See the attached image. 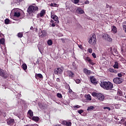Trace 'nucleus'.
<instances>
[{
  "label": "nucleus",
  "instance_id": "nucleus-1",
  "mask_svg": "<svg viewBox=\"0 0 126 126\" xmlns=\"http://www.w3.org/2000/svg\"><path fill=\"white\" fill-rule=\"evenodd\" d=\"M100 85L105 90H112L113 87V83L110 82H101Z\"/></svg>",
  "mask_w": 126,
  "mask_h": 126
},
{
  "label": "nucleus",
  "instance_id": "nucleus-2",
  "mask_svg": "<svg viewBox=\"0 0 126 126\" xmlns=\"http://www.w3.org/2000/svg\"><path fill=\"white\" fill-rule=\"evenodd\" d=\"M92 94L93 96H96V97L100 101H103L105 98L104 94H102L101 93H96V92H93Z\"/></svg>",
  "mask_w": 126,
  "mask_h": 126
},
{
  "label": "nucleus",
  "instance_id": "nucleus-3",
  "mask_svg": "<svg viewBox=\"0 0 126 126\" xmlns=\"http://www.w3.org/2000/svg\"><path fill=\"white\" fill-rule=\"evenodd\" d=\"M96 35L94 34H93L92 36H90V38L89 41V43L90 44L93 45H95L96 44Z\"/></svg>",
  "mask_w": 126,
  "mask_h": 126
},
{
  "label": "nucleus",
  "instance_id": "nucleus-4",
  "mask_svg": "<svg viewBox=\"0 0 126 126\" xmlns=\"http://www.w3.org/2000/svg\"><path fill=\"white\" fill-rule=\"evenodd\" d=\"M38 10V6H34V5H30L29 7V12L30 13H34L35 11Z\"/></svg>",
  "mask_w": 126,
  "mask_h": 126
},
{
  "label": "nucleus",
  "instance_id": "nucleus-5",
  "mask_svg": "<svg viewBox=\"0 0 126 126\" xmlns=\"http://www.w3.org/2000/svg\"><path fill=\"white\" fill-rule=\"evenodd\" d=\"M63 67H58V68L54 69V72L55 74L59 75L62 74L63 72Z\"/></svg>",
  "mask_w": 126,
  "mask_h": 126
},
{
  "label": "nucleus",
  "instance_id": "nucleus-6",
  "mask_svg": "<svg viewBox=\"0 0 126 126\" xmlns=\"http://www.w3.org/2000/svg\"><path fill=\"white\" fill-rule=\"evenodd\" d=\"M84 59L86 62H88L90 64H92V65L95 64L93 62V60H92V59H91L90 57H85Z\"/></svg>",
  "mask_w": 126,
  "mask_h": 126
},
{
  "label": "nucleus",
  "instance_id": "nucleus-7",
  "mask_svg": "<svg viewBox=\"0 0 126 126\" xmlns=\"http://www.w3.org/2000/svg\"><path fill=\"white\" fill-rule=\"evenodd\" d=\"M113 82L116 84H120L123 82V79L120 77H116L113 79Z\"/></svg>",
  "mask_w": 126,
  "mask_h": 126
},
{
  "label": "nucleus",
  "instance_id": "nucleus-8",
  "mask_svg": "<svg viewBox=\"0 0 126 126\" xmlns=\"http://www.w3.org/2000/svg\"><path fill=\"white\" fill-rule=\"evenodd\" d=\"M51 18H52L54 21H56V23L59 24L60 23V21H59V17L57 15H52V12L51 13Z\"/></svg>",
  "mask_w": 126,
  "mask_h": 126
},
{
  "label": "nucleus",
  "instance_id": "nucleus-9",
  "mask_svg": "<svg viewBox=\"0 0 126 126\" xmlns=\"http://www.w3.org/2000/svg\"><path fill=\"white\" fill-rule=\"evenodd\" d=\"M103 38L105 39V40H107V41H109V42L113 41L112 38H111L110 36L107 33H106V34H104L103 35Z\"/></svg>",
  "mask_w": 126,
  "mask_h": 126
},
{
  "label": "nucleus",
  "instance_id": "nucleus-10",
  "mask_svg": "<svg viewBox=\"0 0 126 126\" xmlns=\"http://www.w3.org/2000/svg\"><path fill=\"white\" fill-rule=\"evenodd\" d=\"M83 72L86 74L87 76H90L92 74V71L91 70H89L87 68L83 69Z\"/></svg>",
  "mask_w": 126,
  "mask_h": 126
},
{
  "label": "nucleus",
  "instance_id": "nucleus-11",
  "mask_svg": "<svg viewBox=\"0 0 126 126\" xmlns=\"http://www.w3.org/2000/svg\"><path fill=\"white\" fill-rule=\"evenodd\" d=\"M0 76L2 77H4V78H7V74L5 73L4 71L2 70V69L0 68Z\"/></svg>",
  "mask_w": 126,
  "mask_h": 126
},
{
  "label": "nucleus",
  "instance_id": "nucleus-12",
  "mask_svg": "<svg viewBox=\"0 0 126 126\" xmlns=\"http://www.w3.org/2000/svg\"><path fill=\"white\" fill-rule=\"evenodd\" d=\"M67 73L68 76H69V78H73L75 77V74L71 70H68L67 71Z\"/></svg>",
  "mask_w": 126,
  "mask_h": 126
},
{
  "label": "nucleus",
  "instance_id": "nucleus-13",
  "mask_svg": "<svg viewBox=\"0 0 126 126\" xmlns=\"http://www.w3.org/2000/svg\"><path fill=\"white\" fill-rule=\"evenodd\" d=\"M15 120L14 119H9L7 120V124L9 126H13L14 124Z\"/></svg>",
  "mask_w": 126,
  "mask_h": 126
},
{
  "label": "nucleus",
  "instance_id": "nucleus-14",
  "mask_svg": "<svg viewBox=\"0 0 126 126\" xmlns=\"http://www.w3.org/2000/svg\"><path fill=\"white\" fill-rule=\"evenodd\" d=\"M90 79L91 80V82L94 84H97V82L96 78L94 76H92V77H90Z\"/></svg>",
  "mask_w": 126,
  "mask_h": 126
},
{
  "label": "nucleus",
  "instance_id": "nucleus-15",
  "mask_svg": "<svg viewBox=\"0 0 126 126\" xmlns=\"http://www.w3.org/2000/svg\"><path fill=\"white\" fill-rule=\"evenodd\" d=\"M63 125L66 126H72V123L70 121H66V120H64V121H63Z\"/></svg>",
  "mask_w": 126,
  "mask_h": 126
},
{
  "label": "nucleus",
  "instance_id": "nucleus-16",
  "mask_svg": "<svg viewBox=\"0 0 126 126\" xmlns=\"http://www.w3.org/2000/svg\"><path fill=\"white\" fill-rule=\"evenodd\" d=\"M41 33H38L39 37H41V38H43V37L46 36L47 33H46V31H42Z\"/></svg>",
  "mask_w": 126,
  "mask_h": 126
},
{
  "label": "nucleus",
  "instance_id": "nucleus-17",
  "mask_svg": "<svg viewBox=\"0 0 126 126\" xmlns=\"http://www.w3.org/2000/svg\"><path fill=\"white\" fill-rule=\"evenodd\" d=\"M28 114L30 116H29V118H30V119L32 118V117L33 116V112L32 110H29L28 111Z\"/></svg>",
  "mask_w": 126,
  "mask_h": 126
},
{
  "label": "nucleus",
  "instance_id": "nucleus-18",
  "mask_svg": "<svg viewBox=\"0 0 126 126\" xmlns=\"http://www.w3.org/2000/svg\"><path fill=\"white\" fill-rule=\"evenodd\" d=\"M36 79H42L43 78V75L41 73H36L35 74Z\"/></svg>",
  "mask_w": 126,
  "mask_h": 126
},
{
  "label": "nucleus",
  "instance_id": "nucleus-19",
  "mask_svg": "<svg viewBox=\"0 0 126 126\" xmlns=\"http://www.w3.org/2000/svg\"><path fill=\"white\" fill-rule=\"evenodd\" d=\"M21 14L19 10L15 11L14 12V16H15L16 17H20V16H21Z\"/></svg>",
  "mask_w": 126,
  "mask_h": 126
},
{
  "label": "nucleus",
  "instance_id": "nucleus-20",
  "mask_svg": "<svg viewBox=\"0 0 126 126\" xmlns=\"http://www.w3.org/2000/svg\"><path fill=\"white\" fill-rule=\"evenodd\" d=\"M112 31L113 33L116 34L118 32V29L117 28L116 26H113L112 27Z\"/></svg>",
  "mask_w": 126,
  "mask_h": 126
},
{
  "label": "nucleus",
  "instance_id": "nucleus-21",
  "mask_svg": "<svg viewBox=\"0 0 126 126\" xmlns=\"http://www.w3.org/2000/svg\"><path fill=\"white\" fill-rule=\"evenodd\" d=\"M32 120L35 122H38L40 120V118L38 117V116H33L32 118Z\"/></svg>",
  "mask_w": 126,
  "mask_h": 126
},
{
  "label": "nucleus",
  "instance_id": "nucleus-22",
  "mask_svg": "<svg viewBox=\"0 0 126 126\" xmlns=\"http://www.w3.org/2000/svg\"><path fill=\"white\" fill-rule=\"evenodd\" d=\"M45 14H46V10H42L40 11V13H39V16H40V17H43V16H45Z\"/></svg>",
  "mask_w": 126,
  "mask_h": 126
},
{
  "label": "nucleus",
  "instance_id": "nucleus-23",
  "mask_svg": "<svg viewBox=\"0 0 126 126\" xmlns=\"http://www.w3.org/2000/svg\"><path fill=\"white\" fill-rule=\"evenodd\" d=\"M5 38H2V36L0 35V44H1L2 45L5 44Z\"/></svg>",
  "mask_w": 126,
  "mask_h": 126
},
{
  "label": "nucleus",
  "instance_id": "nucleus-24",
  "mask_svg": "<svg viewBox=\"0 0 126 126\" xmlns=\"http://www.w3.org/2000/svg\"><path fill=\"white\" fill-rule=\"evenodd\" d=\"M77 65L75 63V62H73V63H72V66H71V69H77Z\"/></svg>",
  "mask_w": 126,
  "mask_h": 126
},
{
  "label": "nucleus",
  "instance_id": "nucleus-25",
  "mask_svg": "<svg viewBox=\"0 0 126 126\" xmlns=\"http://www.w3.org/2000/svg\"><path fill=\"white\" fill-rule=\"evenodd\" d=\"M77 11L79 14H84L85 13L84 10H82V8H78Z\"/></svg>",
  "mask_w": 126,
  "mask_h": 126
},
{
  "label": "nucleus",
  "instance_id": "nucleus-26",
  "mask_svg": "<svg viewBox=\"0 0 126 126\" xmlns=\"http://www.w3.org/2000/svg\"><path fill=\"white\" fill-rule=\"evenodd\" d=\"M108 71L110 72H114V73H117L118 72V71L116 70V69L111 68L108 69Z\"/></svg>",
  "mask_w": 126,
  "mask_h": 126
},
{
  "label": "nucleus",
  "instance_id": "nucleus-27",
  "mask_svg": "<svg viewBox=\"0 0 126 126\" xmlns=\"http://www.w3.org/2000/svg\"><path fill=\"white\" fill-rule=\"evenodd\" d=\"M95 107L94 106H89L87 109V111H92L94 110Z\"/></svg>",
  "mask_w": 126,
  "mask_h": 126
},
{
  "label": "nucleus",
  "instance_id": "nucleus-28",
  "mask_svg": "<svg viewBox=\"0 0 126 126\" xmlns=\"http://www.w3.org/2000/svg\"><path fill=\"white\" fill-rule=\"evenodd\" d=\"M22 68L23 69L26 70L28 68V66L26 63H23L22 64Z\"/></svg>",
  "mask_w": 126,
  "mask_h": 126
},
{
  "label": "nucleus",
  "instance_id": "nucleus-29",
  "mask_svg": "<svg viewBox=\"0 0 126 126\" xmlns=\"http://www.w3.org/2000/svg\"><path fill=\"white\" fill-rule=\"evenodd\" d=\"M113 67H114V68H117V69L119 68V64H118V62H115Z\"/></svg>",
  "mask_w": 126,
  "mask_h": 126
},
{
  "label": "nucleus",
  "instance_id": "nucleus-30",
  "mask_svg": "<svg viewBox=\"0 0 126 126\" xmlns=\"http://www.w3.org/2000/svg\"><path fill=\"white\" fill-rule=\"evenodd\" d=\"M47 44H48V45H50V46L52 45L53 41L52 40V39H49L48 40Z\"/></svg>",
  "mask_w": 126,
  "mask_h": 126
},
{
  "label": "nucleus",
  "instance_id": "nucleus-31",
  "mask_svg": "<svg viewBox=\"0 0 126 126\" xmlns=\"http://www.w3.org/2000/svg\"><path fill=\"white\" fill-rule=\"evenodd\" d=\"M23 36V33H22V32H20L18 33V37H19V38H22Z\"/></svg>",
  "mask_w": 126,
  "mask_h": 126
},
{
  "label": "nucleus",
  "instance_id": "nucleus-32",
  "mask_svg": "<svg viewBox=\"0 0 126 126\" xmlns=\"http://www.w3.org/2000/svg\"><path fill=\"white\" fill-rule=\"evenodd\" d=\"M86 98L87 100H91L92 97L90 94H87Z\"/></svg>",
  "mask_w": 126,
  "mask_h": 126
},
{
  "label": "nucleus",
  "instance_id": "nucleus-33",
  "mask_svg": "<svg viewBox=\"0 0 126 126\" xmlns=\"http://www.w3.org/2000/svg\"><path fill=\"white\" fill-rule=\"evenodd\" d=\"M9 22H10V20L9 19H5V24H6V25H8V24H9Z\"/></svg>",
  "mask_w": 126,
  "mask_h": 126
},
{
  "label": "nucleus",
  "instance_id": "nucleus-34",
  "mask_svg": "<svg viewBox=\"0 0 126 126\" xmlns=\"http://www.w3.org/2000/svg\"><path fill=\"white\" fill-rule=\"evenodd\" d=\"M23 0H14V3H18L19 4Z\"/></svg>",
  "mask_w": 126,
  "mask_h": 126
},
{
  "label": "nucleus",
  "instance_id": "nucleus-35",
  "mask_svg": "<svg viewBox=\"0 0 126 126\" xmlns=\"http://www.w3.org/2000/svg\"><path fill=\"white\" fill-rule=\"evenodd\" d=\"M65 88L66 89H68V90H69L70 86L69 84H67V83L65 85Z\"/></svg>",
  "mask_w": 126,
  "mask_h": 126
},
{
  "label": "nucleus",
  "instance_id": "nucleus-36",
  "mask_svg": "<svg viewBox=\"0 0 126 126\" xmlns=\"http://www.w3.org/2000/svg\"><path fill=\"white\" fill-rule=\"evenodd\" d=\"M88 51L89 52V53H90V54H92L93 52V50L92 48H88Z\"/></svg>",
  "mask_w": 126,
  "mask_h": 126
},
{
  "label": "nucleus",
  "instance_id": "nucleus-37",
  "mask_svg": "<svg viewBox=\"0 0 126 126\" xmlns=\"http://www.w3.org/2000/svg\"><path fill=\"white\" fill-rule=\"evenodd\" d=\"M57 96L59 98H62L63 97V95L62 94H61V93H58L57 94Z\"/></svg>",
  "mask_w": 126,
  "mask_h": 126
},
{
  "label": "nucleus",
  "instance_id": "nucleus-38",
  "mask_svg": "<svg viewBox=\"0 0 126 126\" xmlns=\"http://www.w3.org/2000/svg\"><path fill=\"white\" fill-rule=\"evenodd\" d=\"M75 82H76V83H77V84H79V83H80L81 81L80 80V79H76Z\"/></svg>",
  "mask_w": 126,
  "mask_h": 126
},
{
  "label": "nucleus",
  "instance_id": "nucleus-39",
  "mask_svg": "<svg viewBox=\"0 0 126 126\" xmlns=\"http://www.w3.org/2000/svg\"><path fill=\"white\" fill-rule=\"evenodd\" d=\"M106 109L107 110H108L109 111H111V108H110V107H103V109L104 110H106Z\"/></svg>",
  "mask_w": 126,
  "mask_h": 126
},
{
  "label": "nucleus",
  "instance_id": "nucleus-40",
  "mask_svg": "<svg viewBox=\"0 0 126 126\" xmlns=\"http://www.w3.org/2000/svg\"><path fill=\"white\" fill-rule=\"evenodd\" d=\"M118 95H122L123 92H121V91H118Z\"/></svg>",
  "mask_w": 126,
  "mask_h": 126
},
{
  "label": "nucleus",
  "instance_id": "nucleus-41",
  "mask_svg": "<svg viewBox=\"0 0 126 126\" xmlns=\"http://www.w3.org/2000/svg\"><path fill=\"white\" fill-rule=\"evenodd\" d=\"M78 112L79 113V114H82V113L84 112V110H78Z\"/></svg>",
  "mask_w": 126,
  "mask_h": 126
},
{
  "label": "nucleus",
  "instance_id": "nucleus-42",
  "mask_svg": "<svg viewBox=\"0 0 126 126\" xmlns=\"http://www.w3.org/2000/svg\"><path fill=\"white\" fill-rule=\"evenodd\" d=\"M123 30L125 31V32L126 33V25H124L123 26Z\"/></svg>",
  "mask_w": 126,
  "mask_h": 126
},
{
  "label": "nucleus",
  "instance_id": "nucleus-43",
  "mask_svg": "<svg viewBox=\"0 0 126 126\" xmlns=\"http://www.w3.org/2000/svg\"><path fill=\"white\" fill-rule=\"evenodd\" d=\"M92 56L94 57V59H96V55L95 54V53H93L92 54Z\"/></svg>",
  "mask_w": 126,
  "mask_h": 126
},
{
  "label": "nucleus",
  "instance_id": "nucleus-44",
  "mask_svg": "<svg viewBox=\"0 0 126 126\" xmlns=\"http://www.w3.org/2000/svg\"><path fill=\"white\" fill-rule=\"evenodd\" d=\"M72 90H71L70 89V87H69V91H68V93H69V94H71V93H72Z\"/></svg>",
  "mask_w": 126,
  "mask_h": 126
},
{
  "label": "nucleus",
  "instance_id": "nucleus-45",
  "mask_svg": "<svg viewBox=\"0 0 126 126\" xmlns=\"http://www.w3.org/2000/svg\"><path fill=\"white\" fill-rule=\"evenodd\" d=\"M106 8H112V6H110V5H108V4H106Z\"/></svg>",
  "mask_w": 126,
  "mask_h": 126
},
{
  "label": "nucleus",
  "instance_id": "nucleus-46",
  "mask_svg": "<svg viewBox=\"0 0 126 126\" xmlns=\"http://www.w3.org/2000/svg\"><path fill=\"white\" fill-rule=\"evenodd\" d=\"M118 77H120V78H121V77H123L122 73H118Z\"/></svg>",
  "mask_w": 126,
  "mask_h": 126
},
{
  "label": "nucleus",
  "instance_id": "nucleus-47",
  "mask_svg": "<svg viewBox=\"0 0 126 126\" xmlns=\"http://www.w3.org/2000/svg\"><path fill=\"white\" fill-rule=\"evenodd\" d=\"M80 1V0H74V3L75 4H78V3H79Z\"/></svg>",
  "mask_w": 126,
  "mask_h": 126
},
{
  "label": "nucleus",
  "instance_id": "nucleus-48",
  "mask_svg": "<svg viewBox=\"0 0 126 126\" xmlns=\"http://www.w3.org/2000/svg\"><path fill=\"white\" fill-rule=\"evenodd\" d=\"M56 22L54 23L53 22L52 24H51V26H52V27H55L56 26Z\"/></svg>",
  "mask_w": 126,
  "mask_h": 126
},
{
  "label": "nucleus",
  "instance_id": "nucleus-49",
  "mask_svg": "<svg viewBox=\"0 0 126 126\" xmlns=\"http://www.w3.org/2000/svg\"><path fill=\"white\" fill-rule=\"evenodd\" d=\"M114 51L115 52V54H118V52L117 51L116 48L114 49Z\"/></svg>",
  "mask_w": 126,
  "mask_h": 126
},
{
  "label": "nucleus",
  "instance_id": "nucleus-50",
  "mask_svg": "<svg viewBox=\"0 0 126 126\" xmlns=\"http://www.w3.org/2000/svg\"><path fill=\"white\" fill-rule=\"evenodd\" d=\"M90 1L88 0H86V1H85V4H89Z\"/></svg>",
  "mask_w": 126,
  "mask_h": 126
},
{
  "label": "nucleus",
  "instance_id": "nucleus-51",
  "mask_svg": "<svg viewBox=\"0 0 126 126\" xmlns=\"http://www.w3.org/2000/svg\"><path fill=\"white\" fill-rule=\"evenodd\" d=\"M58 6V5L56 3H54L53 4V7H57Z\"/></svg>",
  "mask_w": 126,
  "mask_h": 126
},
{
  "label": "nucleus",
  "instance_id": "nucleus-52",
  "mask_svg": "<svg viewBox=\"0 0 126 126\" xmlns=\"http://www.w3.org/2000/svg\"><path fill=\"white\" fill-rule=\"evenodd\" d=\"M76 108H80V105H75L74 108L76 109Z\"/></svg>",
  "mask_w": 126,
  "mask_h": 126
},
{
  "label": "nucleus",
  "instance_id": "nucleus-53",
  "mask_svg": "<svg viewBox=\"0 0 126 126\" xmlns=\"http://www.w3.org/2000/svg\"><path fill=\"white\" fill-rule=\"evenodd\" d=\"M33 26H31V28H30V30H33Z\"/></svg>",
  "mask_w": 126,
  "mask_h": 126
},
{
  "label": "nucleus",
  "instance_id": "nucleus-54",
  "mask_svg": "<svg viewBox=\"0 0 126 126\" xmlns=\"http://www.w3.org/2000/svg\"><path fill=\"white\" fill-rule=\"evenodd\" d=\"M51 23H53L54 22V21L53 20H51V21H50Z\"/></svg>",
  "mask_w": 126,
  "mask_h": 126
},
{
  "label": "nucleus",
  "instance_id": "nucleus-55",
  "mask_svg": "<svg viewBox=\"0 0 126 126\" xmlns=\"http://www.w3.org/2000/svg\"><path fill=\"white\" fill-rule=\"evenodd\" d=\"M122 76H124L126 75V73L125 72H122Z\"/></svg>",
  "mask_w": 126,
  "mask_h": 126
},
{
  "label": "nucleus",
  "instance_id": "nucleus-56",
  "mask_svg": "<svg viewBox=\"0 0 126 126\" xmlns=\"http://www.w3.org/2000/svg\"><path fill=\"white\" fill-rule=\"evenodd\" d=\"M57 82H60V78H57Z\"/></svg>",
  "mask_w": 126,
  "mask_h": 126
},
{
  "label": "nucleus",
  "instance_id": "nucleus-57",
  "mask_svg": "<svg viewBox=\"0 0 126 126\" xmlns=\"http://www.w3.org/2000/svg\"><path fill=\"white\" fill-rule=\"evenodd\" d=\"M50 6H53V7H54V4H53V3H51Z\"/></svg>",
  "mask_w": 126,
  "mask_h": 126
},
{
  "label": "nucleus",
  "instance_id": "nucleus-58",
  "mask_svg": "<svg viewBox=\"0 0 126 126\" xmlns=\"http://www.w3.org/2000/svg\"><path fill=\"white\" fill-rule=\"evenodd\" d=\"M30 126H36V125L32 124V125H31Z\"/></svg>",
  "mask_w": 126,
  "mask_h": 126
},
{
  "label": "nucleus",
  "instance_id": "nucleus-59",
  "mask_svg": "<svg viewBox=\"0 0 126 126\" xmlns=\"http://www.w3.org/2000/svg\"><path fill=\"white\" fill-rule=\"evenodd\" d=\"M109 49L110 50V51H112V48H110Z\"/></svg>",
  "mask_w": 126,
  "mask_h": 126
},
{
  "label": "nucleus",
  "instance_id": "nucleus-60",
  "mask_svg": "<svg viewBox=\"0 0 126 126\" xmlns=\"http://www.w3.org/2000/svg\"><path fill=\"white\" fill-rule=\"evenodd\" d=\"M55 126H62L61 125H56Z\"/></svg>",
  "mask_w": 126,
  "mask_h": 126
},
{
  "label": "nucleus",
  "instance_id": "nucleus-61",
  "mask_svg": "<svg viewBox=\"0 0 126 126\" xmlns=\"http://www.w3.org/2000/svg\"><path fill=\"white\" fill-rule=\"evenodd\" d=\"M121 52H122V53H123V52H124V50H123V48H122V49L121 50Z\"/></svg>",
  "mask_w": 126,
  "mask_h": 126
},
{
  "label": "nucleus",
  "instance_id": "nucleus-62",
  "mask_svg": "<svg viewBox=\"0 0 126 126\" xmlns=\"http://www.w3.org/2000/svg\"><path fill=\"white\" fill-rule=\"evenodd\" d=\"M25 126H30V125H25Z\"/></svg>",
  "mask_w": 126,
  "mask_h": 126
},
{
  "label": "nucleus",
  "instance_id": "nucleus-63",
  "mask_svg": "<svg viewBox=\"0 0 126 126\" xmlns=\"http://www.w3.org/2000/svg\"><path fill=\"white\" fill-rule=\"evenodd\" d=\"M125 126H126V121L125 122Z\"/></svg>",
  "mask_w": 126,
  "mask_h": 126
},
{
  "label": "nucleus",
  "instance_id": "nucleus-64",
  "mask_svg": "<svg viewBox=\"0 0 126 126\" xmlns=\"http://www.w3.org/2000/svg\"><path fill=\"white\" fill-rule=\"evenodd\" d=\"M97 126H101V125H98Z\"/></svg>",
  "mask_w": 126,
  "mask_h": 126
}]
</instances>
